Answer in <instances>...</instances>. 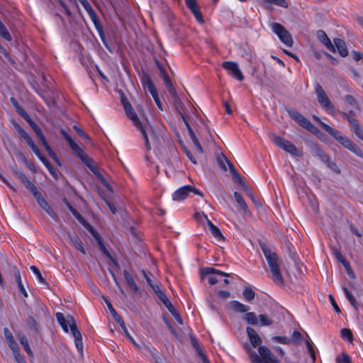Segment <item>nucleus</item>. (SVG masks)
<instances>
[{"label":"nucleus","mask_w":363,"mask_h":363,"mask_svg":"<svg viewBox=\"0 0 363 363\" xmlns=\"http://www.w3.org/2000/svg\"><path fill=\"white\" fill-rule=\"evenodd\" d=\"M247 334L252 346L254 348L258 347L259 354L252 349L250 345H244L251 363H280V360L272 354L267 347L260 345L262 339L254 328L247 327Z\"/></svg>","instance_id":"1"},{"label":"nucleus","mask_w":363,"mask_h":363,"mask_svg":"<svg viewBox=\"0 0 363 363\" xmlns=\"http://www.w3.org/2000/svg\"><path fill=\"white\" fill-rule=\"evenodd\" d=\"M12 172L14 176L16 177L24 185V186L32 193L40 208L43 209L55 222H59V216L52 210L50 204L42 196L41 193L38 190L35 184L30 182V180L26 177L23 172L17 169H13Z\"/></svg>","instance_id":"2"},{"label":"nucleus","mask_w":363,"mask_h":363,"mask_svg":"<svg viewBox=\"0 0 363 363\" xmlns=\"http://www.w3.org/2000/svg\"><path fill=\"white\" fill-rule=\"evenodd\" d=\"M55 315L58 323L61 325L65 332L68 333L69 330H70L73 337H74L77 349L81 354H82V337L80 331L77 328L74 317L71 315L65 316L62 313H57Z\"/></svg>","instance_id":"3"},{"label":"nucleus","mask_w":363,"mask_h":363,"mask_svg":"<svg viewBox=\"0 0 363 363\" xmlns=\"http://www.w3.org/2000/svg\"><path fill=\"white\" fill-rule=\"evenodd\" d=\"M124 109L128 117L133 121L134 125L140 131L145 143L147 150L151 149L148 134L155 138V133L152 128L149 125L143 124L135 113L130 102L124 103Z\"/></svg>","instance_id":"4"},{"label":"nucleus","mask_w":363,"mask_h":363,"mask_svg":"<svg viewBox=\"0 0 363 363\" xmlns=\"http://www.w3.org/2000/svg\"><path fill=\"white\" fill-rule=\"evenodd\" d=\"M260 247L267 259L273 281L279 284H284V279L278 265V257L274 252H272L264 243H260Z\"/></svg>","instance_id":"5"},{"label":"nucleus","mask_w":363,"mask_h":363,"mask_svg":"<svg viewBox=\"0 0 363 363\" xmlns=\"http://www.w3.org/2000/svg\"><path fill=\"white\" fill-rule=\"evenodd\" d=\"M329 135L334 138L345 148L351 151L356 156L363 159V151L355 143H354L348 137L343 135L340 131L333 128L330 129Z\"/></svg>","instance_id":"6"},{"label":"nucleus","mask_w":363,"mask_h":363,"mask_svg":"<svg viewBox=\"0 0 363 363\" xmlns=\"http://www.w3.org/2000/svg\"><path fill=\"white\" fill-rule=\"evenodd\" d=\"M286 111L291 118L296 121L300 126L305 128L312 134H320L323 135V133L319 130V129L297 110L292 108H286Z\"/></svg>","instance_id":"7"},{"label":"nucleus","mask_w":363,"mask_h":363,"mask_svg":"<svg viewBox=\"0 0 363 363\" xmlns=\"http://www.w3.org/2000/svg\"><path fill=\"white\" fill-rule=\"evenodd\" d=\"M270 139L274 143L275 145L279 147V148L285 150L286 152L290 153L293 156L296 157H303V152L298 150L293 143L290 141L277 135L274 133L270 134Z\"/></svg>","instance_id":"8"},{"label":"nucleus","mask_w":363,"mask_h":363,"mask_svg":"<svg viewBox=\"0 0 363 363\" xmlns=\"http://www.w3.org/2000/svg\"><path fill=\"white\" fill-rule=\"evenodd\" d=\"M270 139L274 143L275 145L279 147V148L285 150L286 152L290 153L293 156L296 157H303V152L298 150L293 143L290 141L277 135L274 133L270 134Z\"/></svg>","instance_id":"9"},{"label":"nucleus","mask_w":363,"mask_h":363,"mask_svg":"<svg viewBox=\"0 0 363 363\" xmlns=\"http://www.w3.org/2000/svg\"><path fill=\"white\" fill-rule=\"evenodd\" d=\"M315 92L317 96V100L321 107L334 116L335 114V108L319 83L315 84Z\"/></svg>","instance_id":"10"},{"label":"nucleus","mask_w":363,"mask_h":363,"mask_svg":"<svg viewBox=\"0 0 363 363\" xmlns=\"http://www.w3.org/2000/svg\"><path fill=\"white\" fill-rule=\"evenodd\" d=\"M103 299H104V302L106 303L112 317L120 325V326L121 327L126 337L133 344V345L136 348L140 349V346L135 341L133 337L130 335V334L129 333V332L125 325V323H124L123 318L118 314L116 311L113 308V306L110 303L108 298L106 296H103Z\"/></svg>","instance_id":"11"},{"label":"nucleus","mask_w":363,"mask_h":363,"mask_svg":"<svg viewBox=\"0 0 363 363\" xmlns=\"http://www.w3.org/2000/svg\"><path fill=\"white\" fill-rule=\"evenodd\" d=\"M271 28L283 43L290 48L293 46L292 36L284 26L279 23L273 22L271 23Z\"/></svg>","instance_id":"12"},{"label":"nucleus","mask_w":363,"mask_h":363,"mask_svg":"<svg viewBox=\"0 0 363 363\" xmlns=\"http://www.w3.org/2000/svg\"><path fill=\"white\" fill-rule=\"evenodd\" d=\"M200 275L201 279L207 278L208 283L211 285H214L218 281V279L215 277V275H219L225 277H228L230 276V274L228 273L222 272L220 270L210 267L201 269Z\"/></svg>","instance_id":"13"},{"label":"nucleus","mask_w":363,"mask_h":363,"mask_svg":"<svg viewBox=\"0 0 363 363\" xmlns=\"http://www.w3.org/2000/svg\"><path fill=\"white\" fill-rule=\"evenodd\" d=\"M89 7L90 9V11H89V15L91 19V21L94 23V25L99 35V37H100L104 45L106 47V49H108L109 51L111 52L110 45L106 40V35H105V33L104 31L103 26L101 23L100 21L99 20L97 14L96 13V12L94 11V9H92V7L90 5H89Z\"/></svg>","instance_id":"14"},{"label":"nucleus","mask_w":363,"mask_h":363,"mask_svg":"<svg viewBox=\"0 0 363 363\" xmlns=\"http://www.w3.org/2000/svg\"><path fill=\"white\" fill-rule=\"evenodd\" d=\"M222 67L228 72L230 75L237 80L241 82L244 79V76L236 62L232 61L223 62Z\"/></svg>","instance_id":"15"},{"label":"nucleus","mask_w":363,"mask_h":363,"mask_svg":"<svg viewBox=\"0 0 363 363\" xmlns=\"http://www.w3.org/2000/svg\"><path fill=\"white\" fill-rule=\"evenodd\" d=\"M307 145L311 152L318 157L323 163L328 162L330 156L321 148V147L315 142L308 141Z\"/></svg>","instance_id":"16"},{"label":"nucleus","mask_w":363,"mask_h":363,"mask_svg":"<svg viewBox=\"0 0 363 363\" xmlns=\"http://www.w3.org/2000/svg\"><path fill=\"white\" fill-rule=\"evenodd\" d=\"M186 7L191 11L196 19L200 23H203L204 20L200 9L197 4L196 0H185Z\"/></svg>","instance_id":"17"},{"label":"nucleus","mask_w":363,"mask_h":363,"mask_svg":"<svg viewBox=\"0 0 363 363\" xmlns=\"http://www.w3.org/2000/svg\"><path fill=\"white\" fill-rule=\"evenodd\" d=\"M234 196L237 203L240 206V209L242 211L244 216L251 217L252 213L250 211L248 206L246 203L242 195L240 193L235 191L234 192Z\"/></svg>","instance_id":"18"},{"label":"nucleus","mask_w":363,"mask_h":363,"mask_svg":"<svg viewBox=\"0 0 363 363\" xmlns=\"http://www.w3.org/2000/svg\"><path fill=\"white\" fill-rule=\"evenodd\" d=\"M317 36L318 40L332 52H335V46L331 43L330 40L328 37L327 34L322 30H319L317 32Z\"/></svg>","instance_id":"19"},{"label":"nucleus","mask_w":363,"mask_h":363,"mask_svg":"<svg viewBox=\"0 0 363 363\" xmlns=\"http://www.w3.org/2000/svg\"><path fill=\"white\" fill-rule=\"evenodd\" d=\"M142 83L145 89H147L152 96L157 94L156 87L153 84L151 77L147 74L144 73L142 78Z\"/></svg>","instance_id":"20"},{"label":"nucleus","mask_w":363,"mask_h":363,"mask_svg":"<svg viewBox=\"0 0 363 363\" xmlns=\"http://www.w3.org/2000/svg\"><path fill=\"white\" fill-rule=\"evenodd\" d=\"M190 185H186L179 188L172 194V199L174 201H181L186 199L190 192Z\"/></svg>","instance_id":"21"},{"label":"nucleus","mask_w":363,"mask_h":363,"mask_svg":"<svg viewBox=\"0 0 363 363\" xmlns=\"http://www.w3.org/2000/svg\"><path fill=\"white\" fill-rule=\"evenodd\" d=\"M67 234L69 238V243L77 250L85 255L86 250L83 247L82 242L81 241L79 236L77 235H72L70 233H68Z\"/></svg>","instance_id":"22"},{"label":"nucleus","mask_w":363,"mask_h":363,"mask_svg":"<svg viewBox=\"0 0 363 363\" xmlns=\"http://www.w3.org/2000/svg\"><path fill=\"white\" fill-rule=\"evenodd\" d=\"M123 277L129 288L134 292V294H138L139 291V287L132 275L126 269L123 270Z\"/></svg>","instance_id":"23"},{"label":"nucleus","mask_w":363,"mask_h":363,"mask_svg":"<svg viewBox=\"0 0 363 363\" xmlns=\"http://www.w3.org/2000/svg\"><path fill=\"white\" fill-rule=\"evenodd\" d=\"M4 334L5 338L6 340V341H7L9 347L13 352H16V350H18L19 348H18V344L15 341V340H14V338L13 337L12 333H11V331L7 328H4Z\"/></svg>","instance_id":"24"},{"label":"nucleus","mask_w":363,"mask_h":363,"mask_svg":"<svg viewBox=\"0 0 363 363\" xmlns=\"http://www.w3.org/2000/svg\"><path fill=\"white\" fill-rule=\"evenodd\" d=\"M335 48H336L340 55L345 57L348 55V51L347 49L345 41L340 38L334 39Z\"/></svg>","instance_id":"25"},{"label":"nucleus","mask_w":363,"mask_h":363,"mask_svg":"<svg viewBox=\"0 0 363 363\" xmlns=\"http://www.w3.org/2000/svg\"><path fill=\"white\" fill-rule=\"evenodd\" d=\"M228 305L230 309L238 313H245L249 311L250 308L249 306L245 305L238 301H231Z\"/></svg>","instance_id":"26"},{"label":"nucleus","mask_w":363,"mask_h":363,"mask_svg":"<svg viewBox=\"0 0 363 363\" xmlns=\"http://www.w3.org/2000/svg\"><path fill=\"white\" fill-rule=\"evenodd\" d=\"M12 272L13 273L14 277L16 279V281L17 283L18 287L21 291V294H23L25 297H28V293L26 291V289L24 288L21 279V273L17 267L13 266L12 267Z\"/></svg>","instance_id":"27"},{"label":"nucleus","mask_w":363,"mask_h":363,"mask_svg":"<svg viewBox=\"0 0 363 363\" xmlns=\"http://www.w3.org/2000/svg\"><path fill=\"white\" fill-rule=\"evenodd\" d=\"M41 143H42L43 145L44 146V147L45 148V150H47V152H48L49 155L51 157V158L55 162V163L57 165L61 166V163H60L59 158L57 157L55 152L52 150V149L49 145L46 138L43 139L41 141Z\"/></svg>","instance_id":"28"},{"label":"nucleus","mask_w":363,"mask_h":363,"mask_svg":"<svg viewBox=\"0 0 363 363\" xmlns=\"http://www.w3.org/2000/svg\"><path fill=\"white\" fill-rule=\"evenodd\" d=\"M19 136L21 137V138L23 139L26 141L27 145L31 148V150L33 151H34L35 150H36L38 148V147L35 145V144L33 141L32 138L28 135V134L24 130L21 131V133H19Z\"/></svg>","instance_id":"29"},{"label":"nucleus","mask_w":363,"mask_h":363,"mask_svg":"<svg viewBox=\"0 0 363 363\" xmlns=\"http://www.w3.org/2000/svg\"><path fill=\"white\" fill-rule=\"evenodd\" d=\"M19 136L21 137V138L23 139L26 141L27 145L31 148V150L33 151H34L35 150H36L38 148V147L35 145V144L33 141L32 138L28 135V134L24 130L21 131V133H19Z\"/></svg>","instance_id":"30"},{"label":"nucleus","mask_w":363,"mask_h":363,"mask_svg":"<svg viewBox=\"0 0 363 363\" xmlns=\"http://www.w3.org/2000/svg\"><path fill=\"white\" fill-rule=\"evenodd\" d=\"M19 136L21 137V138L23 139L26 141L27 145L31 148V150L33 151H34L35 150H36L38 148V147L35 145V144L33 141L32 138L28 135V134L24 130L21 131V133H19Z\"/></svg>","instance_id":"31"},{"label":"nucleus","mask_w":363,"mask_h":363,"mask_svg":"<svg viewBox=\"0 0 363 363\" xmlns=\"http://www.w3.org/2000/svg\"><path fill=\"white\" fill-rule=\"evenodd\" d=\"M244 320L250 325H258V318L254 312L247 311L244 316Z\"/></svg>","instance_id":"32"},{"label":"nucleus","mask_w":363,"mask_h":363,"mask_svg":"<svg viewBox=\"0 0 363 363\" xmlns=\"http://www.w3.org/2000/svg\"><path fill=\"white\" fill-rule=\"evenodd\" d=\"M166 308L169 311V312L174 317V318L177 320V323L180 325L183 324V320L181 317V315L179 314V313L176 311L174 306L172 304V303H168L167 306H166Z\"/></svg>","instance_id":"33"},{"label":"nucleus","mask_w":363,"mask_h":363,"mask_svg":"<svg viewBox=\"0 0 363 363\" xmlns=\"http://www.w3.org/2000/svg\"><path fill=\"white\" fill-rule=\"evenodd\" d=\"M26 322L30 330H33L36 333L39 332L40 325L32 315L28 317Z\"/></svg>","instance_id":"34"},{"label":"nucleus","mask_w":363,"mask_h":363,"mask_svg":"<svg viewBox=\"0 0 363 363\" xmlns=\"http://www.w3.org/2000/svg\"><path fill=\"white\" fill-rule=\"evenodd\" d=\"M242 296L247 301L250 302L255 298V292L251 287L247 286L244 289Z\"/></svg>","instance_id":"35"},{"label":"nucleus","mask_w":363,"mask_h":363,"mask_svg":"<svg viewBox=\"0 0 363 363\" xmlns=\"http://www.w3.org/2000/svg\"><path fill=\"white\" fill-rule=\"evenodd\" d=\"M80 160L89 169L90 171H93V169L95 167L94 161L86 153L80 159Z\"/></svg>","instance_id":"36"},{"label":"nucleus","mask_w":363,"mask_h":363,"mask_svg":"<svg viewBox=\"0 0 363 363\" xmlns=\"http://www.w3.org/2000/svg\"><path fill=\"white\" fill-rule=\"evenodd\" d=\"M82 225L91 234V235L93 236L96 241L101 238L99 233L86 220L85 221V223H82Z\"/></svg>","instance_id":"37"},{"label":"nucleus","mask_w":363,"mask_h":363,"mask_svg":"<svg viewBox=\"0 0 363 363\" xmlns=\"http://www.w3.org/2000/svg\"><path fill=\"white\" fill-rule=\"evenodd\" d=\"M191 343L194 348L196 350L198 354L200 356L201 358L203 357V355H206L202 350V348L199 346V342L197 339L194 336L190 337Z\"/></svg>","instance_id":"38"},{"label":"nucleus","mask_w":363,"mask_h":363,"mask_svg":"<svg viewBox=\"0 0 363 363\" xmlns=\"http://www.w3.org/2000/svg\"><path fill=\"white\" fill-rule=\"evenodd\" d=\"M30 269L36 275L38 281L42 284L48 287V283L46 281V280L44 279V277L42 276L40 270L35 266H30Z\"/></svg>","instance_id":"39"},{"label":"nucleus","mask_w":363,"mask_h":363,"mask_svg":"<svg viewBox=\"0 0 363 363\" xmlns=\"http://www.w3.org/2000/svg\"><path fill=\"white\" fill-rule=\"evenodd\" d=\"M92 173L102 182V184L110 191H112L111 187L110 184L107 182V181L104 179L103 175L99 172L97 168L95 167L91 171Z\"/></svg>","instance_id":"40"},{"label":"nucleus","mask_w":363,"mask_h":363,"mask_svg":"<svg viewBox=\"0 0 363 363\" xmlns=\"http://www.w3.org/2000/svg\"><path fill=\"white\" fill-rule=\"evenodd\" d=\"M351 127L352 129V132L355 134V135L360 140H363V129L359 124L358 121H357Z\"/></svg>","instance_id":"41"},{"label":"nucleus","mask_w":363,"mask_h":363,"mask_svg":"<svg viewBox=\"0 0 363 363\" xmlns=\"http://www.w3.org/2000/svg\"><path fill=\"white\" fill-rule=\"evenodd\" d=\"M342 338L348 340L350 342L353 341L354 337L352 330L349 328H343L340 331Z\"/></svg>","instance_id":"42"},{"label":"nucleus","mask_w":363,"mask_h":363,"mask_svg":"<svg viewBox=\"0 0 363 363\" xmlns=\"http://www.w3.org/2000/svg\"><path fill=\"white\" fill-rule=\"evenodd\" d=\"M0 35L7 41L11 40V36L5 26L0 21Z\"/></svg>","instance_id":"43"},{"label":"nucleus","mask_w":363,"mask_h":363,"mask_svg":"<svg viewBox=\"0 0 363 363\" xmlns=\"http://www.w3.org/2000/svg\"><path fill=\"white\" fill-rule=\"evenodd\" d=\"M210 232L217 240L220 241L224 240V237L218 227L211 226Z\"/></svg>","instance_id":"44"},{"label":"nucleus","mask_w":363,"mask_h":363,"mask_svg":"<svg viewBox=\"0 0 363 363\" xmlns=\"http://www.w3.org/2000/svg\"><path fill=\"white\" fill-rule=\"evenodd\" d=\"M217 162L222 169L227 171L225 162L229 165V162H230L224 155L221 154L220 156H218L217 158Z\"/></svg>","instance_id":"45"},{"label":"nucleus","mask_w":363,"mask_h":363,"mask_svg":"<svg viewBox=\"0 0 363 363\" xmlns=\"http://www.w3.org/2000/svg\"><path fill=\"white\" fill-rule=\"evenodd\" d=\"M325 164L328 166V168H330L333 172H334L337 174H340V169L334 161L331 160L330 157L328 158V162H325Z\"/></svg>","instance_id":"46"},{"label":"nucleus","mask_w":363,"mask_h":363,"mask_svg":"<svg viewBox=\"0 0 363 363\" xmlns=\"http://www.w3.org/2000/svg\"><path fill=\"white\" fill-rule=\"evenodd\" d=\"M35 155L39 158V160L43 163V164L46 167V168L51 164L50 161L41 153L40 150L38 147L36 150L33 151Z\"/></svg>","instance_id":"47"},{"label":"nucleus","mask_w":363,"mask_h":363,"mask_svg":"<svg viewBox=\"0 0 363 363\" xmlns=\"http://www.w3.org/2000/svg\"><path fill=\"white\" fill-rule=\"evenodd\" d=\"M272 340L274 342L284 345H289L291 342V339L286 336H274Z\"/></svg>","instance_id":"48"},{"label":"nucleus","mask_w":363,"mask_h":363,"mask_svg":"<svg viewBox=\"0 0 363 363\" xmlns=\"http://www.w3.org/2000/svg\"><path fill=\"white\" fill-rule=\"evenodd\" d=\"M258 318L262 326H269L273 323L272 320L269 319L267 315L260 314Z\"/></svg>","instance_id":"49"},{"label":"nucleus","mask_w":363,"mask_h":363,"mask_svg":"<svg viewBox=\"0 0 363 363\" xmlns=\"http://www.w3.org/2000/svg\"><path fill=\"white\" fill-rule=\"evenodd\" d=\"M335 361L337 363H352L350 356L343 352L341 355L337 356Z\"/></svg>","instance_id":"50"},{"label":"nucleus","mask_w":363,"mask_h":363,"mask_svg":"<svg viewBox=\"0 0 363 363\" xmlns=\"http://www.w3.org/2000/svg\"><path fill=\"white\" fill-rule=\"evenodd\" d=\"M313 120L318 123L320 127L324 130H325L328 134L329 133H330V129H333V128L330 127V125H328V124L325 123L324 122H323L320 118H318V116H313Z\"/></svg>","instance_id":"51"},{"label":"nucleus","mask_w":363,"mask_h":363,"mask_svg":"<svg viewBox=\"0 0 363 363\" xmlns=\"http://www.w3.org/2000/svg\"><path fill=\"white\" fill-rule=\"evenodd\" d=\"M156 295L165 306H167L168 303H171L162 290L160 291H156Z\"/></svg>","instance_id":"52"},{"label":"nucleus","mask_w":363,"mask_h":363,"mask_svg":"<svg viewBox=\"0 0 363 363\" xmlns=\"http://www.w3.org/2000/svg\"><path fill=\"white\" fill-rule=\"evenodd\" d=\"M265 2L273 4L277 6L287 9L289 7V4L286 0H264Z\"/></svg>","instance_id":"53"},{"label":"nucleus","mask_w":363,"mask_h":363,"mask_svg":"<svg viewBox=\"0 0 363 363\" xmlns=\"http://www.w3.org/2000/svg\"><path fill=\"white\" fill-rule=\"evenodd\" d=\"M167 88L168 89L169 94L174 98V100H175V102L177 103V101H178L179 103L181 104V100L179 98L177 91L174 89V87L173 86V85L172 84L169 85L167 86Z\"/></svg>","instance_id":"54"},{"label":"nucleus","mask_w":363,"mask_h":363,"mask_svg":"<svg viewBox=\"0 0 363 363\" xmlns=\"http://www.w3.org/2000/svg\"><path fill=\"white\" fill-rule=\"evenodd\" d=\"M18 338H19L20 343L22 345V347H23L24 350H26L30 347L28 340L25 335H23L22 333L19 334Z\"/></svg>","instance_id":"55"},{"label":"nucleus","mask_w":363,"mask_h":363,"mask_svg":"<svg viewBox=\"0 0 363 363\" xmlns=\"http://www.w3.org/2000/svg\"><path fill=\"white\" fill-rule=\"evenodd\" d=\"M340 113L341 114L342 117L348 121V123L350 124V125L352 126V125H354L357 121V120L352 116H350L349 115V113H346V112H344V111H340Z\"/></svg>","instance_id":"56"},{"label":"nucleus","mask_w":363,"mask_h":363,"mask_svg":"<svg viewBox=\"0 0 363 363\" xmlns=\"http://www.w3.org/2000/svg\"><path fill=\"white\" fill-rule=\"evenodd\" d=\"M31 128L34 130V132L36 133V135H38V138L40 139V141H42L43 139L45 138V137L44 136L41 129L37 125L36 123L33 125H32Z\"/></svg>","instance_id":"57"},{"label":"nucleus","mask_w":363,"mask_h":363,"mask_svg":"<svg viewBox=\"0 0 363 363\" xmlns=\"http://www.w3.org/2000/svg\"><path fill=\"white\" fill-rule=\"evenodd\" d=\"M345 100L347 104H349L350 106L359 108V105L356 99L350 94H347L345 96Z\"/></svg>","instance_id":"58"},{"label":"nucleus","mask_w":363,"mask_h":363,"mask_svg":"<svg viewBox=\"0 0 363 363\" xmlns=\"http://www.w3.org/2000/svg\"><path fill=\"white\" fill-rule=\"evenodd\" d=\"M10 101L12 104L13 106L15 108L16 111L19 115L20 113L23 112L24 109L19 105L16 99L13 97L10 99Z\"/></svg>","instance_id":"59"},{"label":"nucleus","mask_w":363,"mask_h":363,"mask_svg":"<svg viewBox=\"0 0 363 363\" xmlns=\"http://www.w3.org/2000/svg\"><path fill=\"white\" fill-rule=\"evenodd\" d=\"M73 128L80 137L83 138L86 140H90V138L88 136V135L79 127L74 125Z\"/></svg>","instance_id":"60"},{"label":"nucleus","mask_w":363,"mask_h":363,"mask_svg":"<svg viewBox=\"0 0 363 363\" xmlns=\"http://www.w3.org/2000/svg\"><path fill=\"white\" fill-rule=\"evenodd\" d=\"M96 242H97L101 251L107 257H110V254H109L108 251L107 250V249L106 248L102 238H101L99 240H96Z\"/></svg>","instance_id":"61"},{"label":"nucleus","mask_w":363,"mask_h":363,"mask_svg":"<svg viewBox=\"0 0 363 363\" xmlns=\"http://www.w3.org/2000/svg\"><path fill=\"white\" fill-rule=\"evenodd\" d=\"M19 115L30 125V127L35 123L25 110L20 113Z\"/></svg>","instance_id":"62"},{"label":"nucleus","mask_w":363,"mask_h":363,"mask_svg":"<svg viewBox=\"0 0 363 363\" xmlns=\"http://www.w3.org/2000/svg\"><path fill=\"white\" fill-rule=\"evenodd\" d=\"M19 115L30 125V127L35 123L25 110L20 113Z\"/></svg>","instance_id":"63"},{"label":"nucleus","mask_w":363,"mask_h":363,"mask_svg":"<svg viewBox=\"0 0 363 363\" xmlns=\"http://www.w3.org/2000/svg\"><path fill=\"white\" fill-rule=\"evenodd\" d=\"M48 172H50V174L55 179H58L59 178V175H60V172L57 171V169H55L54 168V167L50 164L49 165L48 167H47Z\"/></svg>","instance_id":"64"}]
</instances>
